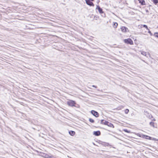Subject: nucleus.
I'll return each mask as SVG.
<instances>
[{"label": "nucleus", "instance_id": "1", "mask_svg": "<svg viewBox=\"0 0 158 158\" xmlns=\"http://www.w3.org/2000/svg\"><path fill=\"white\" fill-rule=\"evenodd\" d=\"M67 105L69 106L74 107L77 108H80V106L76 103L75 101L69 99L67 102Z\"/></svg>", "mask_w": 158, "mask_h": 158}, {"label": "nucleus", "instance_id": "2", "mask_svg": "<svg viewBox=\"0 0 158 158\" xmlns=\"http://www.w3.org/2000/svg\"><path fill=\"white\" fill-rule=\"evenodd\" d=\"M96 10H98L99 13L101 15L102 17H106L105 14L103 11L102 8H101L99 5H96Z\"/></svg>", "mask_w": 158, "mask_h": 158}, {"label": "nucleus", "instance_id": "3", "mask_svg": "<svg viewBox=\"0 0 158 158\" xmlns=\"http://www.w3.org/2000/svg\"><path fill=\"white\" fill-rule=\"evenodd\" d=\"M123 42L124 43L126 44L133 45V42L132 40L130 38H128L127 39H125L123 40Z\"/></svg>", "mask_w": 158, "mask_h": 158}, {"label": "nucleus", "instance_id": "4", "mask_svg": "<svg viewBox=\"0 0 158 158\" xmlns=\"http://www.w3.org/2000/svg\"><path fill=\"white\" fill-rule=\"evenodd\" d=\"M143 136V138L147 139H149L154 141H158V139H156V138H152L150 136L145 135H144Z\"/></svg>", "mask_w": 158, "mask_h": 158}, {"label": "nucleus", "instance_id": "5", "mask_svg": "<svg viewBox=\"0 0 158 158\" xmlns=\"http://www.w3.org/2000/svg\"><path fill=\"white\" fill-rule=\"evenodd\" d=\"M85 1L86 4L90 6L94 7V4L92 2L93 1H94V0H85Z\"/></svg>", "mask_w": 158, "mask_h": 158}, {"label": "nucleus", "instance_id": "6", "mask_svg": "<svg viewBox=\"0 0 158 158\" xmlns=\"http://www.w3.org/2000/svg\"><path fill=\"white\" fill-rule=\"evenodd\" d=\"M104 125H107L109 127L112 128H114V126L113 124L107 121H105V122H104Z\"/></svg>", "mask_w": 158, "mask_h": 158}, {"label": "nucleus", "instance_id": "7", "mask_svg": "<svg viewBox=\"0 0 158 158\" xmlns=\"http://www.w3.org/2000/svg\"><path fill=\"white\" fill-rule=\"evenodd\" d=\"M91 114L96 117H98L99 116V114L98 112L94 110H92L91 111Z\"/></svg>", "mask_w": 158, "mask_h": 158}, {"label": "nucleus", "instance_id": "8", "mask_svg": "<svg viewBox=\"0 0 158 158\" xmlns=\"http://www.w3.org/2000/svg\"><path fill=\"white\" fill-rule=\"evenodd\" d=\"M121 31L125 33L127 31H128V32L129 31V30H128L127 28L125 26L122 27L121 28Z\"/></svg>", "mask_w": 158, "mask_h": 158}, {"label": "nucleus", "instance_id": "9", "mask_svg": "<svg viewBox=\"0 0 158 158\" xmlns=\"http://www.w3.org/2000/svg\"><path fill=\"white\" fill-rule=\"evenodd\" d=\"M40 155L42 157H44L45 158H48V155L42 152H40Z\"/></svg>", "mask_w": 158, "mask_h": 158}, {"label": "nucleus", "instance_id": "10", "mask_svg": "<svg viewBox=\"0 0 158 158\" xmlns=\"http://www.w3.org/2000/svg\"><path fill=\"white\" fill-rule=\"evenodd\" d=\"M93 134L95 136H98L101 135V132L99 131H94Z\"/></svg>", "mask_w": 158, "mask_h": 158}, {"label": "nucleus", "instance_id": "11", "mask_svg": "<svg viewBox=\"0 0 158 158\" xmlns=\"http://www.w3.org/2000/svg\"><path fill=\"white\" fill-rule=\"evenodd\" d=\"M101 144L103 146L106 147V146H110L111 147H112V146L110 144L108 143H106L105 142H102V143H101Z\"/></svg>", "mask_w": 158, "mask_h": 158}, {"label": "nucleus", "instance_id": "12", "mask_svg": "<svg viewBox=\"0 0 158 158\" xmlns=\"http://www.w3.org/2000/svg\"><path fill=\"white\" fill-rule=\"evenodd\" d=\"M138 1L141 5H145V2L144 0H138Z\"/></svg>", "mask_w": 158, "mask_h": 158}, {"label": "nucleus", "instance_id": "13", "mask_svg": "<svg viewBox=\"0 0 158 158\" xmlns=\"http://www.w3.org/2000/svg\"><path fill=\"white\" fill-rule=\"evenodd\" d=\"M69 134L72 136H73L75 134V132L74 131H69Z\"/></svg>", "mask_w": 158, "mask_h": 158}, {"label": "nucleus", "instance_id": "14", "mask_svg": "<svg viewBox=\"0 0 158 158\" xmlns=\"http://www.w3.org/2000/svg\"><path fill=\"white\" fill-rule=\"evenodd\" d=\"M5 89V87L4 86L0 84V91H4Z\"/></svg>", "mask_w": 158, "mask_h": 158}, {"label": "nucleus", "instance_id": "15", "mask_svg": "<svg viewBox=\"0 0 158 158\" xmlns=\"http://www.w3.org/2000/svg\"><path fill=\"white\" fill-rule=\"evenodd\" d=\"M136 135L138 136H139V137H141V138H143V137H144V136H144V134H139V133H137L136 134Z\"/></svg>", "mask_w": 158, "mask_h": 158}, {"label": "nucleus", "instance_id": "16", "mask_svg": "<svg viewBox=\"0 0 158 158\" xmlns=\"http://www.w3.org/2000/svg\"><path fill=\"white\" fill-rule=\"evenodd\" d=\"M118 25V24L117 23L114 22V23L113 24V27H114L115 28H116L117 27Z\"/></svg>", "mask_w": 158, "mask_h": 158}, {"label": "nucleus", "instance_id": "17", "mask_svg": "<svg viewBox=\"0 0 158 158\" xmlns=\"http://www.w3.org/2000/svg\"><path fill=\"white\" fill-rule=\"evenodd\" d=\"M152 1L155 5H156L158 3V0H152Z\"/></svg>", "mask_w": 158, "mask_h": 158}, {"label": "nucleus", "instance_id": "18", "mask_svg": "<svg viewBox=\"0 0 158 158\" xmlns=\"http://www.w3.org/2000/svg\"><path fill=\"white\" fill-rule=\"evenodd\" d=\"M149 124L151 126L153 127H155V126H154V122L151 121L150 122Z\"/></svg>", "mask_w": 158, "mask_h": 158}, {"label": "nucleus", "instance_id": "19", "mask_svg": "<svg viewBox=\"0 0 158 158\" xmlns=\"http://www.w3.org/2000/svg\"><path fill=\"white\" fill-rule=\"evenodd\" d=\"M89 121L91 123H94V120L91 118H89Z\"/></svg>", "mask_w": 158, "mask_h": 158}, {"label": "nucleus", "instance_id": "20", "mask_svg": "<svg viewBox=\"0 0 158 158\" xmlns=\"http://www.w3.org/2000/svg\"><path fill=\"white\" fill-rule=\"evenodd\" d=\"M123 131L127 133H131V131H130L128 130L127 129H123Z\"/></svg>", "mask_w": 158, "mask_h": 158}, {"label": "nucleus", "instance_id": "21", "mask_svg": "<svg viewBox=\"0 0 158 158\" xmlns=\"http://www.w3.org/2000/svg\"><path fill=\"white\" fill-rule=\"evenodd\" d=\"M141 53L143 55H144L145 56H146V55H147L146 52H145L142 51L141 52Z\"/></svg>", "mask_w": 158, "mask_h": 158}, {"label": "nucleus", "instance_id": "22", "mask_svg": "<svg viewBox=\"0 0 158 158\" xmlns=\"http://www.w3.org/2000/svg\"><path fill=\"white\" fill-rule=\"evenodd\" d=\"M129 111V110L128 109H126L125 110V113L126 114H127Z\"/></svg>", "mask_w": 158, "mask_h": 158}, {"label": "nucleus", "instance_id": "23", "mask_svg": "<svg viewBox=\"0 0 158 158\" xmlns=\"http://www.w3.org/2000/svg\"><path fill=\"white\" fill-rule=\"evenodd\" d=\"M154 36L158 38V32H156L154 33Z\"/></svg>", "mask_w": 158, "mask_h": 158}, {"label": "nucleus", "instance_id": "24", "mask_svg": "<svg viewBox=\"0 0 158 158\" xmlns=\"http://www.w3.org/2000/svg\"><path fill=\"white\" fill-rule=\"evenodd\" d=\"M143 27H144V28H146V29H147V30H148V27L147 26V25H145V24H144V25H143Z\"/></svg>", "mask_w": 158, "mask_h": 158}, {"label": "nucleus", "instance_id": "25", "mask_svg": "<svg viewBox=\"0 0 158 158\" xmlns=\"http://www.w3.org/2000/svg\"><path fill=\"white\" fill-rule=\"evenodd\" d=\"M106 120H104V119H102L100 123L101 124H104V122H105V121Z\"/></svg>", "mask_w": 158, "mask_h": 158}, {"label": "nucleus", "instance_id": "26", "mask_svg": "<svg viewBox=\"0 0 158 158\" xmlns=\"http://www.w3.org/2000/svg\"><path fill=\"white\" fill-rule=\"evenodd\" d=\"M148 32L151 35H152L153 34L151 32V31H150L149 29H148Z\"/></svg>", "mask_w": 158, "mask_h": 158}, {"label": "nucleus", "instance_id": "27", "mask_svg": "<svg viewBox=\"0 0 158 158\" xmlns=\"http://www.w3.org/2000/svg\"><path fill=\"white\" fill-rule=\"evenodd\" d=\"M144 112L145 113V114H147V116H149V114L148 113L147 111H144Z\"/></svg>", "mask_w": 158, "mask_h": 158}, {"label": "nucleus", "instance_id": "28", "mask_svg": "<svg viewBox=\"0 0 158 158\" xmlns=\"http://www.w3.org/2000/svg\"><path fill=\"white\" fill-rule=\"evenodd\" d=\"M92 87H94L95 88H97V86H95V85H92Z\"/></svg>", "mask_w": 158, "mask_h": 158}, {"label": "nucleus", "instance_id": "29", "mask_svg": "<svg viewBox=\"0 0 158 158\" xmlns=\"http://www.w3.org/2000/svg\"><path fill=\"white\" fill-rule=\"evenodd\" d=\"M145 11L147 13H149V11L147 9H145Z\"/></svg>", "mask_w": 158, "mask_h": 158}, {"label": "nucleus", "instance_id": "30", "mask_svg": "<svg viewBox=\"0 0 158 158\" xmlns=\"http://www.w3.org/2000/svg\"><path fill=\"white\" fill-rule=\"evenodd\" d=\"M117 109L118 110H120V109H121V108H120V107H118V108H117Z\"/></svg>", "mask_w": 158, "mask_h": 158}, {"label": "nucleus", "instance_id": "31", "mask_svg": "<svg viewBox=\"0 0 158 158\" xmlns=\"http://www.w3.org/2000/svg\"><path fill=\"white\" fill-rule=\"evenodd\" d=\"M32 128L33 129H34V130H37L36 128H35L32 127Z\"/></svg>", "mask_w": 158, "mask_h": 158}, {"label": "nucleus", "instance_id": "32", "mask_svg": "<svg viewBox=\"0 0 158 158\" xmlns=\"http://www.w3.org/2000/svg\"><path fill=\"white\" fill-rule=\"evenodd\" d=\"M102 141H101V143H100L101 144V143H102Z\"/></svg>", "mask_w": 158, "mask_h": 158}, {"label": "nucleus", "instance_id": "33", "mask_svg": "<svg viewBox=\"0 0 158 158\" xmlns=\"http://www.w3.org/2000/svg\"><path fill=\"white\" fill-rule=\"evenodd\" d=\"M99 120H98V123H99Z\"/></svg>", "mask_w": 158, "mask_h": 158}, {"label": "nucleus", "instance_id": "34", "mask_svg": "<svg viewBox=\"0 0 158 158\" xmlns=\"http://www.w3.org/2000/svg\"><path fill=\"white\" fill-rule=\"evenodd\" d=\"M153 120H154V121H155V119H153Z\"/></svg>", "mask_w": 158, "mask_h": 158}, {"label": "nucleus", "instance_id": "35", "mask_svg": "<svg viewBox=\"0 0 158 158\" xmlns=\"http://www.w3.org/2000/svg\"><path fill=\"white\" fill-rule=\"evenodd\" d=\"M99 2V1H98V2H97V3H98V2Z\"/></svg>", "mask_w": 158, "mask_h": 158}, {"label": "nucleus", "instance_id": "36", "mask_svg": "<svg viewBox=\"0 0 158 158\" xmlns=\"http://www.w3.org/2000/svg\"><path fill=\"white\" fill-rule=\"evenodd\" d=\"M94 145H96L95 143H94Z\"/></svg>", "mask_w": 158, "mask_h": 158}]
</instances>
